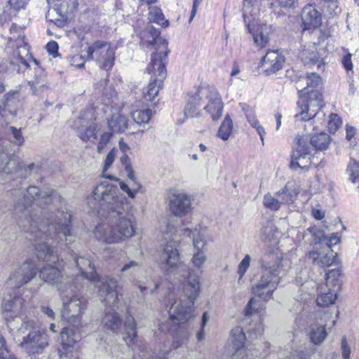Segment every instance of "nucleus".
Wrapping results in <instances>:
<instances>
[{
	"label": "nucleus",
	"instance_id": "obj_1",
	"mask_svg": "<svg viewBox=\"0 0 359 359\" xmlns=\"http://www.w3.org/2000/svg\"><path fill=\"white\" fill-rule=\"evenodd\" d=\"M87 205L95 211L106 208L109 212L107 221L99 224L93 231L99 241L122 243L135 235V209L119 194L115 185L106 180H101L87 198Z\"/></svg>",
	"mask_w": 359,
	"mask_h": 359
},
{
	"label": "nucleus",
	"instance_id": "obj_2",
	"mask_svg": "<svg viewBox=\"0 0 359 359\" xmlns=\"http://www.w3.org/2000/svg\"><path fill=\"white\" fill-rule=\"evenodd\" d=\"M15 196H22L23 201L19 199L15 205L16 213H22L21 217H25L30 222L29 231L36 240L50 239L57 243L69 245L75 241L76 236L72 228V213L67 206L57 210L54 217L42 221L39 226L32 218L31 212L32 205L42 208L52 202L53 191L47 189L41 191L37 187H29L26 194L20 190H14L12 192Z\"/></svg>",
	"mask_w": 359,
	"mask_h": 359
},
{
	"label": "nucleus",
	"instance_id": "obj_3",
	"mask_svg": "<svg viewBox=\"0 0 359 359\" xmlns=\"http://www.w3.org/2000/svg\"><path fill=\"white\" fill-rule=\"evenodd\" d=\"M261 276L253 285L252 292L254 297L249 301L245 309L246 316H252L259 306L257 297L264 301L269 300L280 283V272L283 266V254L277 248H269L259 260Z\"/></svg>",
	"mask_w": 359,
	"mask_h": 359
},
{
	"label": "nucleus",
	"instance_id": "obj_4",
	"mask_svg": "<svg viewBox=\"0 0 359 359\" xmlns=\"http://www.w3.org/2000/svg\"><path fill=\"white\" fill-rule=\"evenodd\" d=\"M322 86V79L316 73L308 74L297 82V89L302 92L300 98L297 102L298 112L294 118L297 121H309L318 123L313 126V130L318 131L320 125L323 126L325 122V114L320 113L322 104V95L319 90Z\"/></svg>",
	"mask_w": 359,
	"mask_h": 359
},
{
	"label": "nucleus",
	"instance_id": "obj_5",
	"mask_svg": "<svg viewBox=\"0 0 359 359\" xmlns=\"http://www.w3.org/2000/svg\"><path fill=\"white\" fill-rule=\"evenodd\" d=\"M100 295L103 297L102 302L109 307L105 311L102 323L104 327L113 332L118 331L121 326L122 320L116 309H118L121 301L118 299L117 290L118 282L116 278H105L99 280Z\"/></svg>",
	"mask_w": 359,
	"mask_h": 359
},
{
	"label": "nucleus",
	"instance_id": "obj_6",
	"mask_svg": "<svg viewBox=\"0 0 359 359\" xmlns=\"http://www.w3.org/2000/svg\"><path fill=\"white\" fill-rule=\"evenodd\" d=\"M23 299L18 296L4 298L1 304L3 316L8 327L21 334L34 327V320L27 318L22 313Z\"/></svg>",
	"mask_w": 359,
	"mask_h": 359
},
{
	"label": "nucleus",
	"instance_id": "obj_7",
	"mask_svg": "<svg viewBox=\"0 0 359 359\" xmlns=\"http://www.w3.org/2000/svg\"><path fill=\"white\" fill-rule=\"evenodd\" d=\"M180 241L174 238L168 241L159 258V265L166 274L184 276L187 266L180 260L179 247Z\"/></svg>",
	"mask_w": 359,
	"mask_h": 359
},
{
	"label": "nucleus",
	"instance_id": "obj_8",
	"mask_svg": "<svg viewBox=\"0 0 359 359\" xmlns=\"http://www.w3.org/2000/svg\"><path fill=\"white\" fill-rule=\"evenodd\" d=\"M142 43L148 48H154L151 54V62H168V55L170 53L168 42L160 37V32L152 25H148L142 33Z\"/></svg>",
	"mask_w": 359,
	"mask_h": 359
},
{
	"label": "nucleus",
	"instance_id": "obj_9",
	"mask_svg": "<svg viewBox=\"0 0 359 359\" xmlns=\"http://www.w3.org/2000/svg\"><path fill=\"white\" fill-rule=\"evenodd\" d=\"M166 64L167 62H150L148 65L147 71L151 75V78L147 86L143 90L145 101L154 104L158 102L157 96L167 74Z\"/></svg>",
	"mask_w": 359,
	"mask_h": 359
},
{
	"label": "nucleus",
	"instance_id": "obj_10",
	"mask_svg": "<svg viewBox=\"0 0 359 359\" xmlns=\"http://www.w3.org/2000/svg\"><path fill=\"white\" fill-rule=\"evenodd\" d=\"M194 305L189 304L187 301L175 299L170 301V306L168 309L169 321L161 327V331L172 332L176 330L175 325L180 323H186L192 317Z\"/></svg>",
	"mask_w": 359,
	"mask_h": 359
},
{
	"label": "nucleus",
	"instance_id": "obj_11",
	"mask_svg": "<svg viewBox=\"0 0 359 359\" xmlns=\"http://www.w3.org/2000/svg\"><path fill=\"white\" fill-rule=\"evenodd\" d=\"M198 95L203 101V111L212 121H217L222 115L224 104L216 88L202 86L198 88Z\"/></svg>",
	"mask_w": 359,
	"mask_h": 359
},
{
	"label": "nucleus",
	"instance_id": "obj_12",
	"mask_svg": "<svg viewBox=\"0 0 359 359\" xmlns=\"http://www.w3.org/2000/svg\"><path fill=\"white\" fill-rule=\"evenodd\" d=\"M37 272L38 268L36 262L28 259L21 264L16 266L11 271L6 285L10 288H20L32 280Z\"/></svg>",
	"mask_w": 359,
	"mask_h": 359
},
{
	"label": "nucleus",
	"instance_id": "obj_13",
	"mask_svg": "<svg viewBox=\"0 0 359 359\" xmlns=\"http://www.w3.org/2000/svg\"><path fill=\"white\" fill-rule=\"evenodd\" d=\"M307 136L298 135L295 138V143L291 156L290 168L294 170H308L311 161L310 147L308 144Z\"/></svg>",
	"mask_w": 359,
	"mask_h": 359
},
{
	"label": "nucleus",
	"instance_id": "obj_14",
	"mask_svg": "<svg viewBox=\"0 0 359 359\" xmlns=\"http://www.w3.org/2000/svg\"><path fill=\"white\" fill-rule=\"evenodd\" d=\"M62 317L69 322L79 320L87 308V301L79 294H69L62 297Z\"/></svg>",
	"mask_w": 359,
	"mask_h": 359
},
{
	"label": "nucleus",
	"instance_id": "obj_15",
	"mask_svg": "<svg viewBox=\"0 0 359 359\" xmlns=\"http://www.w3.org/2000/svg\"><path fill=\"white\" fill-rule=\"evenodd\" d=\"M27 331H29L28 334L23 337L20 343L21 348L29 355L42 353L48 346V335L36 329L35 322L34 327Z\"/></svg>",
	"mask_w": 359,
	"mask_h": 359
},
{
	"label": "nucleus",
	"instance_id": "obj_16",
	"mask_svg": "<svg viewBox=\"0 0 359 359\" xmlns=\"http://www.w3.org/2000/svg\"><path fill=\"white\" fill-rule=\"evenodd\" d=\"M39 277L45 283L55 286L62 292L67 291L69 288L71 292H73L72 289L73 278L65 277L57 267L49 264L44 266L39 271Z\"/></svg>",
	"mask_w": 359,
	"mask_h": 359
},
{
	"label": "nucleus",
	"instance_id": "obj_17",
	"mask_svg": "<svg viewBox=\"0 0 359 359\" xmlns=\"http://www.w3.org/2000/svg\"><path fill=\"white\" fill-rule=\"evenodd\" d=\"M245 335L240 327L233 328L230 332L229 348L233 351L232 359H252L251 351L245 346Z\"/></svg>",
	"mask_w": 359,
	"mask_h": 359
},
{
	"label": "nucleus",
	"instance_id": "obj_18",
	"mask_svg": "<svg viewBox=\"0 0 359 359\" xmlns=\"http://www.w3.org/2000/svg\"><path fill=\"white\" fill-rule=\"evenodd\" d=\"M169 209L176 217H183L192 210L191 197L182 191H174L169 197Z\"/></svg>",
	"mask_w": 359,
	"mask_h": 359
},
{
	"label": "nucleus",
	"instance_id": "obj_19",
	"mask_svg": "<svg viewBox=\"0 0 359 359\" xmlns=\"http://www.w3.org/2000/svg\"><path fill=\"white\" fill-rule=\"evenodd\" d=\"M182 231L184 234H187L188 236H190L191 234L193 235L194 252L191 258V263L196 269H201L208 259L207 255L203 251V248L206 245L205 236L201 233H196V231H193L189 229H185Z\"/></svg>",
	"mask_w": 359,
	"mask_h": 359
},
{
	"label": "nucleus",
	"instance_id": "obj_20",
	"mask_svg": "<svg viewBox=\"0 0 359 359\" xmlns=\"http://www.w3.org/2000/svg\"><path fill=\"white\" fill-rule=\"evenodd\" d=\"M86 52L88 60H95V57L105 53L107 60L104 62L103 69L108 70L113 67L115 53L114 49L107 43L99 41H95L87 48Z\"/></svg>",
	"mask_w": 359,
	"mask_h": 359
},
{
	"label": "nucleus",
	"instance_id": "obj_21",
	"mask_svg": "<svg viewBox=\"0 0 359 359\" xmlns=\"http://www.w3.org/2000/svg\"><path fill=\"white\" fill-rule=\"evenodd\" d=\"M74 128L79 138L84 142L95 140L100 128L93 121L80 117L74 121Z\"/></svg>",
	"mask_w": 359,
	"mask_h": 359
},
{
	"label": "nucleus",
	"instance_id": "obj_22",
	"mask_svg": "<svg viewBox=\"0 0 359 359\" xmlns=\"http://www.w3.org/2000/svg\"><path fill=\"white\" fill-rule=\"evenodd\" d=\"M324 49L319 48L316 43H307L300 52V57L306 64L317 65L320 67L324 64Z\"/></svg>",
	"mask_w": 359,
	"mask_h": 359
},
{
	"label": "nucleus",
	"instance_id": "obj_23",
	"mask_svg": "<svg viewBox=\"0 0 359 359\" xmlns=\"http://www.w3.org/2000/svg\"><path fill=\"white\" fill-rule=\"evenodd\" d=\"M284 56L278 50L268 51L262 60V66L268 74H274L282 69Z\"/></svg>",
	"mask_w": 359,
	"mask_h": 359
},
{
	"label": "nucleus",
	"instance_id": "obj_24",
	"mask_svg": "<svg viewBox=\"0 0 359 359\" xmlns=\"http://www.w3.org/2000/svg\"><path fill=\"white\" fill-rule=\"evenodd\" d=\"M75 263L78 267V270L81 273V276L87 279H89L91 281H94L95 283V287L99 289L97 285L99 280H102L105 278H111L110 277H104V278H97V275L95 271V268L92 265L91 262L84 257H79L75 258Z\"/></svg>",
	"mask_w": 359,
	"mask_h": 359
},
{
	"label": "nucleus",
	"instance_id": "obj_25",
	"mask_svg": "<svg viewBox=\"0 0 359 359\" xmlns=\"http://www.w3.org/2000/svg\"><path fill=\"white\" fill-rule=\"evenodd\" d=\"M302 19L304 26V29H315L321 25L320 13L311 5L304 8Z\"/></svg>",
	"mask_w": 359,
	"mask_h": 359
},
{
	"label": "nucleus",
	"instance_id": "obj_26",
	"mask_svg": "<svg viewBox=\"0 0 359 359\" xmlns=\"http://www.w3.org/2000/svg\"><path fill=\"white\" fill-rule=\"evenodd\" d=\"M183 293L187 298V302L191 305H194L195 301L200 293V282L198 276L189 274L187 282L184 285Z\"/></svg>",
	"mask_w": 359,
	"mask_h": 359
},
{
	"label": "nucleus",
	"instance_id": "obj_27",
	"mask_svg": "<svg viewBox=\"0 0 359 359\" xmlns=\"http://www.w3.org/2000/svg\"><path fill=\"white\" fill-rule=\"evenodd\" d=\"M18 101L17 91H10L6 93L0 101V115L8 116L10 114H15Z\"/></svg>",
	"mask_w": 359,
	"mask_h": 359
},
{
	"label": "nucleus",
	"instance_id": "obj_28",
	"mask_svg": "<svg viewBox=\"0 0 359 359\" xmlns=\"http://www.w3.org/2000/svg\"><path fill=\"white\" fill-rule=\"evenodd\" d=\"M309 258L315 264L319 266H329L334 259L333 251L329 248H325L323 250L311 251L309 254Z\"/></svg>",
	"mask_w": 359,
	"mask_h": 359
},
{
	"label": "nucleus",
	"instance_id": "obj_29",
	"mask_svg": "<svg viewBox=\"0 0 359 359\" xmlns=\"http://www.w3.org/2000/svg\"><path fill=\"white\" fill-rule=\"evenodd\" d=\"M203 101L198 95V90L194 93L188 95L184 109V114L186 117H196L201 114V107Z\"/></svg>",
	"mask_w": 359,
	"mask_h": 359
},
{
	"label": "nucleus",
	"instance_id": "obj_30",
	"mask_svg": "<svg viewBox=\"0 0 359 359\" xmlns=\"http://www.w3.org/2000/svg\"><path fill=\"white\" fill-rule=\"evenodd\" d=\"M12 143L3 141L0 143V172H11V158L13 149H11Z\"/></svg>",
	"mask_w": 359,
	"mask_h": 359
},
{
	"label": "nucleus",
	"instance_id": "obj_31",
	"mask_svg": "<svg viewBox=\"0 0 359 359\" xmlns=\"http://www.w3.org/2000/svg\"><path fill=\"white\" fill-rule=\"evenodd\" d=\"M280 234V231L272 222H266L262 229V239L264 242H271L273 245L278 243Z\"/></svg>",
	"mask_w": 359,
	"mask_h": 359
},
{
	"label": "nucleus",
	"instance_id": "obj_32",
	"mask_svg": "<svg viewBox=\"0 0 359 359\" xmlns=\"http://www.w3.org/2000/svg\"><path fill=\"white\" fill-rule=\"evenodd\" d=\"M308 233L314 237L315 243H321L322 241L326 242V247L331 248L332 245H334L339 242V238L337 234H332L330 237H326L323 235L322 232L316 227H311L308 229Z\"/></svg>",
	"mask_w": 359,
	"mask_h": 359
},
{
	"label": "nucleus",
	"instance_id": "obj_33",
	"mask_svg": "<svg viewBox=\"0 0 359 359\" xmlns=\"http://www.w3.org/2000/svg\"><path fill=\"white\" fill-rule=\"evenodd\" d=\"M136 323L134 318L129 315L125 321L126 334L123 337L127 344H134L137 341Z\"/></svg>",
	"mask_w": 359,
	"mask_h": 359
},
{
	"label": "nucleus",
	"instance_id": "obj_34",
	"mask_svg": "<svg viewBox=\"0 0 359 359\" xmlns=\"http://www.w3.org/2000/svg\"><path fill=\"white\" fill-rule=\"evenodd\" d=\"M109 128L114 133H122L128 128V121L125 116L119 112L112 115L107 119Z\"/></svg>",
	"mask_w": 359,
	"mask_h": 359
},
{
	"label": "nucleus",
	"instance_id": "obj_35",
	"mask_svg": "<svg viewBox=\"0 0 359 359\" xmlns=\"http://www.w3.org/2000/svg\"><path fill=\"white\" fill-rule=\"evenodd\" d=\"M337 297V293L334 292V290H331L325 287H322L320 293L316 299V303L321 307L329 306L335 302Z\"/></svg>",
	"mask_w": 359,
	"mask_h": 359
},
{
	"label": "nucleus",
	"instance_id": "obj_36",
	"mask_svg": "<svg viewBox=\"0 0 359 359\" xmlns=\"http://www.w3.org/2000/svg\"><path fill=\"white\" fill-rule=\"evenodd\" d=\"M327 336L325 325H312L309 331L311 341L315 345H319L324 341Z\"/></svg>",
	"mask_w": 359,
	"mask_h": 359
},
{
	"label": "nucleus",
	"instance_id": "obj_37",
	"mask_svg": "<svg viewBox=\"0 0 359 359\" xmlns=\"http://www.w3.org/2000/svg\"><path fill=\"white\" fill-rule=\"evenodd\" d=\"M340 276L341 272L339 269H332L329 271L325 274V287L331 290H334V292L337 293L341 284V281L339 278Z\"/></svg>",
	"mask_w": 359,
	"mask_h": 359
},
{
	"label": "nucleus",
	"instance_id": "obj_38",
	"mask_svg": "<svg viewBox=\"0 0 359 359\" xmlns=\"http://www.w3.org/2000/svg\"><path fill=\"white\" fill-rule=\"evenodd\" d=\"M310 143L318 150H325L330 145V138L327 133L320 132L310 138Z\"/></svg>",
	"mask_w": 359,
	"mask_h": 359
},
{
	"label": "nucleus",
	"instance_id": "obj_39",
	"mask_svg": "<svg viewBox=\"0 0 359 359\" xmlns=\"http://www.w3.org/2000/svg\"><path fill=\"white\" fill-rule=\"evenodd\" d=\"M298 191L295 189H292L289 184L276 194L279 197L281 203H292L294 201Z\"/></svg>",
	"mask_w": 359,
	"mask_h": 359
},
{
	"label": "nucleus",
	"instance_id": "obj_40",
	"mask_svg": "<svg viewBox=\"0 0 359 359\" xmlns=\"http://www.w3.org/2000/svg\"><path fill=\"white\" fill-rule=\"evenodd\" d=\"M26 0H8L7 4L4 8V14L6 15V18H11L16 15L17 13L24 8Z\"/></svg>",
	"mask_w": 359,
	"mask_h": 359
},
{
	"label": "nucleus",
	"instance_id": "obj_41",
	"mask_svg": "<svg viewBox=\"0 0 359 359\" xmlns=\"http://www.w3.org/2000/svg\"><path fill=\"white\" fill-rule=\"evenodd\" d=\"M148 19L149 22H154L163 27H167L169 24L168 21L165 20L161 9L157 6L149 8Z\"/></svg>",
	"mask_w": 359,
	"mask_h": 359
},
{
	"label": "nucleus",
	"instance_id": "obj_42",
	"mask_svg": "<svg viewBox=\"0 0 359 359\" xmlns=\"http://www.w3.org/2000/svg\"><path fill=\"white\" fill-rule=\"evenodd\" d=\"M60 337L64 347H71L79 340V336L73 329L65 327L61 333Z\"/></svg>",
	"mask_w": 359,
	"mask_h": 359
},
{
	"label": "nucleus",
	"instance_id": "obj_43",
	"mask_svg": "<svg viewBox=\"0 0 359 359\" xmlns=\"http://www.w3.org/2000/svg\"><path fill=\"white\" fill-rule=\"evenodd\" d=\"M233 131V122L229 115H226L219 128L217 136L224 141L229 139Z\"/></svg>",
	"mask_w": 359,
	"mask_h": 359
},
{
	"label": "nucleus",
	"instance_id": "obj_44",
	"mask_svg": "<svg viewBox=\"0 0 359 359\" xmlns=\"http://www.w3.org/2000/svg\"><path fill=\"white\" fill-rule=\"evenodd\" d=\"M262 1L263 0H244V18H246L248 15H257L262 6Z\"/></svg>",
	"mask_w": 359,
	"mask_h": 359
},
{
	"label": "nucleus",
	"instance_id": "obj_45",
	"mask_svg": "<svg viewBox=\"0 0 359 359\" xmlns=\"http://www.w3.org/2000/svg\"><path fill=\"white\" fill-rule=\"evenodd\" d=\"M15 55H16V57L12 63L21 64L26 67H29V60H33L34 63H36V61L32 58L25 46L19 47L17 51L15 52Z\"/></svg>",
	"mask_w": 359,
	"mask_h": 359
},
{
	"label": "nucleus",
	"instance_id": "obj_46",
	"mask_svg": "<svg viewBox=\"0 0 359 359\" xmlns=\"http://www.w3.org/2000/svg\"><path fill=\"white\" fill-rule=\"evenodd\" d=\"M131 116L134 122L142 126L149 123L152 114L150 109L135 110L131 113Z\"/></svg>",
	"mask_w": 359,
	"mask_h": 359
},
{
	"label": "nucleus",
	"instance_id": "obj_47",
	"mask_svg": "<svg viewBox=\"0 0 359 359\" xmlns=\"http://www.w3.org/2000/svg\"><path fill=\"white\" fill-rule=\"evenodd\" d=\"M36 255L43 260H50V257L53 253V250L46 243H39L34 244Z\"/></svg>",
	"mask_w": 359,
	"mask_h": 359
},
{
	"label": "nucleus",
	"instance_id": "obj_48",
	"mask_svg": "<svg viewBox=\"0 0 359 359\" xmlns=\"http://www.w3.org/2000/svg\"><path fill=\"white\" fill-rule=\"evenodd\" d=\"M346 173L350 181L359 187V163L355 160H351L348 165Z\"/></svg>",
	"mask_w": 359,
	"mask_h": 359
},
{
	"label": "nucleus",
	"instance_id": "obj_49",
	"mask_svg": "<svg viewBox=\"0 0 359 359\" xmlns=\"http://www.w3.org/2000/svg\"><path fill=\"white\" fill-rule=\"evenodd\" d=\"M255 43L259 47L264 46L269 41V32L266 27L258 29L252 34Z\"/></svg>",
	"mask_w": 359,
	"mask_h": 359
},
{
	"label": "nucleus",
	"instance_id": "obj_50",
	"mask_svg": "<svg viewBox=\"0 0 359 359\" xmlns=\"http://www.w3.org/2000/svg\"><path fill=\"white\" fill-rule=\"evenodd\" d=\"M280 204L279 197L276 198L269 193L264 195L263 205L266 208L272 211H277L280 209Z\"/></svg>",
	"mask_w": 359,
	"mask_h": 359
},
{
	"label": "nucleus",
	"instance_id": "obj_51",
	"mask_svg": "<svg viewBox=\"0 0 359 359\" xmlns=\"http://www.w3.org/2000/svg\"><path fill=\"white\" fill-rule=\"evenodd\" d=\"M118 152V150L115 148L112 149L107 155L104 167H103V173H102V177L109 180H118L116 177H113L112 175H107L105 174L106 171L108 170V168L111 166V165L113 163L116 156V154Z\"/></svg>",
	"mask_w": 359,
	"mask_h": 359
},
{
	"label": "nucleus",
	"instance_id": "obj_52",
	"mask_svg": "<svg viewBox=\"0 0 359 359\" xmlns=\"http://www.w3.org/2000/svg\"><path fill=\"white\" fill-rule=\"evenodd\" d=\"M250 262H251V257L250 255H246L243 259L240 262V263L238 265L237 269V273L239 276L238 281H240L244 275L245 274L246 271L249 269L250 266Z\"/></svg>",
	"mask_w": 359,
	"mask_h": 359
},
{
	"label": "nucleus",
	"instance_id": "obj_53",
	"mask_svg": "<svg viewBox=\"0 0 359 359\" xmlns=\"http://www.w3.org/2000/svg\"><path fill=\"white\" fill-rule=\"evenodd\" d=\"M342 121L336 114H331L327 122V128L330 133H334L341 126Z\"/></svg>",
	"mask_w": 359,
	"mask_h": 359
},
{
	"label": "nucleus",
	"instance_id": "obj_54",
	"mask_svg": "<svg viewBox=\"0 0 359 359\" xmlns=\"http://www.w3.org/2000/svg\"><path fill=\"white\" fill-rule=\"evenodd\" d=\"M6 133L8 134H12L15 144L20 146L23 144L24 137L20 129H18L13 126H9L6 128Z\"/></svg>",
	"mask_w": 359,
	"mask_h": 359
},
{
	"label": "nucleus",
	"instance_id": "obj_55",
	"mask_svg": "<svg viewBox=\"0 0 359 359\" xmlns=\"http://www.w3.org/2000/svg\"><path fill=\"white\" fill-rule=\"evenodd\" d=\"M120 188L121 190H123L124 192H126L130 198H134L135 197L137 193L138 192V191L140 189L141 186L140 184H134L130 188V187H129V186L127 184H126L123 182H120Z\"/></svg>",
	"mask_w": 359,
	"mask_h": 359
},
{
	"label": "nucleus",
	"instance_id": "obj_56",
	"mask_svg": "<svg viewBox=\"0 0 359 359\" xmlns=\"http://www.w3.org/2000/svg\"><path fill=\"white\" fill-rule=\"evenodd\" d=\"M120 188L121 190H123L124 192H126L130 198H134L135 197L137 193L138 192V191L140 189L141 186L140 184H134L130 188V187H129V186L127 184H126L123 182H120Z\"/></svg>",
	"mask_w": 359,
	"mask_h": 359
},
{
	"label": "nucleus",
	"instance_id": "obj_57",
	"mask_svg": "<svg viewBox=\"0 0 359 359\" xmlns=\"http://www.w3.org/2000/svg\"><path fill=\"white\" fill-rule=\"evenodd\" d=\"M33 94L38 95L48 88V86L41 80L36 79L34 81L29 82Z\"/></svg>",
	"mask_w": 359,
	"mask_h": 359
},
{
	"label": "nucleus",
	"instance_id": "obj_58",
	"mask_svg": "<svg viewBox=\"0 0 359 359\" xmlns=\"http://www.w3.org/2000/svg\"><path fill=\"white\" fill-rule=\"evenodd\" d=\"M112 134L109 132L104 133L101 137L100 140L97 144V151L98 153H102L104 150L106 145L108 144V142L110 141L111 138Z\"/></svg>",
	"mask_w": 359,
	"mask_h": 359
},
{
	"label": "nucleus",
	"instance_id": "obj_59",
	"mask_svg": "<svg viewBox=\"0 0 359 359\" xmlns=\"http://www.w3.org/2000/svg\"><path fill=\"white\" fill-rule=\"evenodd\" d=\"M0 359H14L9 357V351L4 337L0 334ZM16 359V358H15Z\"/></svg>",
	"mask_w": 359,
	"mask_h": 359
},
{
	"label": "nucleus",
	"instance_id": "obj_60",
	"mask_svg": "<svg viewBox=\"0 0 359 359\" xmlns=\"http://www.w3.org/2000/svg\"><path fill=\"white\" fill-rule=\"evenodd\" d=\"M326 4L327 11L331 15H337L338 13L339 7L337 5V0H322Z\"/></svg>",
	"mask_w": 359,
	"mask_h": 359
},
{
	"label": "nucleus",
	"instance_id": "obj_61",
	"mask_svg": "<svg viewBox=\"0 0 359 359\" xmlns=\"http://www.w3.org/2000/svg\"><path fill=\"white\" fill-rule=\"evenodd\" d=\"M70 63L72 66L77 68H81L84 66L85 59L82 55H74L70 60Z\"/></svg>",
	"mask_w": 359,
	"mask_h": 359
},
{
	"label": "nucleus",
	"instance_id": "obj_62",
	"mask_svg": "<svg viewBox=\"0 0 359 359\" xmlns=\"http://www.w3.org/2000/svg\"><path fill=\"white\" fill-rule=\"evenodd\" d=\"M295 2V0H272L271 5L282 8H290Z\"/></svg>",
	"mask_w": 359,
	"mask_h": 359
},
{
	"label": "nucleus",
	"instance_id": "obj_63",
	"mask_svg": "<svg viewBox=\"0 0 359 359\" xmlns=\"http://www.w3.org/2000/svg\"><path fill=\"white\" fill-rule=\"evenodd\" d=\"M341 349L343 359H348L351 354V349L350 347L348 346L346 339L345 337L342 338Z\"/></svg>",
	"mask_w": 359,
	"mask_h": 359
},
{
	"label": "nucleus",
	"instance_id": "obj_64",
	"mask_svg": "<svg viewBox=\"0 0 359 359\" xmlns=\"http://www.w3.org/2000/svg\"><path fill=\"white\" fill-rule=\"evenodd\" d=\"M310 355L303 350L294 351L290 359H309Z\"/></svg>",
	"mask_w": 359,
	"mask_h": 359
}]
</instances>
